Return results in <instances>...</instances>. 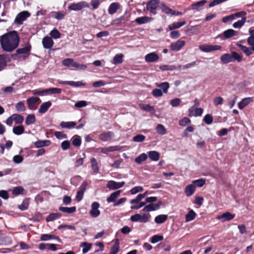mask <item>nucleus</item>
<instances>
[{
	"label": "nucleus",
	"mask_w": 254,
	"mask_h": 254,
	"mask_svg": "<svg viewBox=\"0 0 254 254\" xmlns=\"http://www.w3.org/2000/svg\"><path fill=\"white\" fill-rule=\"evenodd\" d=\"M195 186L190 184L187 186L185 189V192L187 196H190L191 195L195 190Z\"/></svg>",
	"instance_id": "21"
},
{
	"label": "nucleus",
	"mask_w": 254,
	"mask_h": 254,
	"mask_svg": "<svg viewBox=\"0 0 254 254\" xmlns=\"http://www.w3.org/2000/svg\"><path fill=\"white\" fill-rule=\"evenodd\" d=\"M52 14H53V16L57 20L63 19L65 15V12L61 11L53 12Z\"/></svg>",
	"instance_id": "50"
},
{
	"label": "nucleus",
	"mask_w": 254,
	"mask_h": 254,
	"mask_svg": "<svg viewBox=\"0 0 254 254\" xmlns=\"http://www.w3.org/2000/svg\"><path fill=\"white\" fill-rule=\"evenodd\" d=\"M220 60L221 62L224 64H226L229 63L233 62V58L232 57L231 54H225L223 55L221 57Z\"/></svg>",
	"instance_id": "19"
},
{
	"label": "nucleus",
	"mask_w": 254,
	"mask_h": 254,
	"mask_svg": "<svg viewBox=\"0 0 254 254\" xmlns=\"http://www.w3.org/2000/svg\"><path fill=\"white\" fill-rule=\"evenodd\" d=\"M147 159V155L144 153H143L137 157L135 159L134 161L136 163L140 164L143 162L145 161Z\"/></svg>",
	"instance_id": "35"
},
{
	"label": "nucleus",
	"mask_w": 254,
	"mask_h": 254,
	"mask_svg": "<svg viewBox=\"0 0 254 254\" xmlns=\"http://www.w3.org/2000/svg\"><path fill=\"white\" fill-rule=\"evenodd\" d=\"M252 101L253 98L252 97H247L244 98L238 103V107L240 109H243Z\"/></svg>",
	"instance_id": "17"
},
{
	"label": "nucleus",
	"mask_w": 254,
	"mask_h": 254,
	"mask_svg": "<svg viewBox=\"0 0 254 254\" xmlns=\"http://www.w3.org/2000/svg\"><path fill=\"white\" fill-rule=\"evenodd\" d=\"M232 57L233 58V62L235 61H237L238 62H240L242 61V57L239 54L235 52H233L232 53Z\"/></svg>",
	"instance_id": "54"
},
{
	"label": "nucleus",
	"mask_w": 254,
	"mask_h": 254,
	"mask_svg": "<svg viewBox=\"0 0 254 254\" xmlns=\"http://www.w3.org/2000/svg\"><path fill=\"white\" fill-rule=\"evenodd\" d=\"M29 206L28 200H24L22 203L18 206V208L21 210H26Z\"/></svg>",
	"instance_id": "64"
},
{
	"label": "nucleus",
	"mask_w": 254,
	"mask_h": 254,
	"mask_svg": "<svg viewBox=\"0 0 254 254\" xmlns=\"http://www.w3.org/2000/svg\"><path fill=\"white\" fill-rule=\"evenodd\" d=\"M160 68L162 70H173L177 69L175 65H163L160 66Z\"/></svg>",
	"instance_id": "59"
},
{
	"label": "nucleus",
	"mask_w": 254,
	"mask_h": 254,
	"mask_svg": "<svg viewBox=\"0 0 254 254\" xmlns=\"http://www.w3.org/2000/svg\"><path fill=\"white\" fill-rule=\"evenodd\" d=\"M19 37L15 31H10L0 37V43L2 49L6 52H11L16 49L19 43Z\"/></svg>",
	"instance_id": "1"
},
{
	"label": "nucleus",
	"mask_w": 254,
	"mask_h": 254,
	"mask_svg": "<svg viewBox=\"0 0 254 254\" xmlns=\"http://www.w3.org/2000/svg\"><path fill=\"white\" fill-rule=\"evenodd\" d=\"M11 116L13 118V122H14L15 124H21L23 123L24 121V118L22 116L17 114H14Z\"/></svg>",
	"instance_id": "31"
},
{
	"label": "nucleus",
	"mask_w": 254,
	"mask_h": 254,
	"mask_svg": "<svg viewBox=\"0 0 254 254\" xmlns=\"http://www.w3.org/2000/svg\"><path fill=\"white\" fill-rule=\"evenodd\" d=\"M130 219L132 222H139L142 223L141 214L137 213L132 215Z\"/></svg>",
	"instance_id": "58"
},
{
	"label": "nucleus",
	"mask_w": 254,
	"mask_h": 254,
	"mask_svg": "<svg viewBox=\"0 0 254 254\" xmlns=\"http://www.w3.org/2000/svg\"><path fill=\"white\" fill-rule=\"evenodd\" d=\"M61 214L59 213H53L49 215L46 218L47 221H53L57 218H60Z\"/></svg>",
	"instance_id": "55"
},
{
	"label": "nucleus",
	"mask_w": 254,
	"mask_h": 254,
	"mask_svg": "<svg viewBox=\"0 0 254 254\" xmlns=\"http://www.w3.org/2000/svg\"><path fill=\"white\" fill-rule=\"evenodd\" d=\"M50 35L52 38L55 39H59L61 35L60 32L56 29H54L52 30L50 33Z\"/></svg>",
	"instance_id": "53"
},
{
	"label": "nucleus",
	"mask_w": 254,
	"mask_h": 254,
	"mask_svg": "<svg viewBox=\"0 0 254 254\" xmlns=\"http://www.w3.org/2000/svg\"><path fill=\"white\" fill-rule=\"evenodd\" d=\"M100 204L97 202H94L91 204V209L89 212L90 215L96 218L100 215V211L99 210Z\"/></svg>",
	"instance_id": "6"
},
{
	"label": "nucleus",
	"mask_w": 254,
	"mask_h": 254,
	"mask_svg": "<svg viewBox=\"0 0 254 254\" xmlns=\"http://www.w3.org/2000/svg\"><path fill=\"white\" fill-rule=\"evenodd\" d=\"M151 216L148 213H143L141 214L142 223H146L150 221Z\"/></svg>",
	"instance_id": "62"
},
{
	"label": "nucleus",
	"mask_w": 254,
	"mask_h": 254,
	"mask_svg": "<svg viewBox=\"0 0 254 254\" xmlns=\"http://www.w3.org/2000/svg\"><path fill=\"white\" fill-rule=\"evenodd\" d=\"M168 218V216L165 214H160L157 216L154 219L157 224H162L165 222Z\"/></svg>",
	"instance_id": "30"
},
{
	"label": "nucleus",
	"mask_w": 254,
	"mask_h": 254,
	"mask_svg": "<svg viewBox=\"0 0 254 254\" xmlns=\"http://www.w3.org/2000/svg\"><path fill=\"white\" fill-rule=\"evenodd\" d=\"M31 47L30 46H27L22 48L18 49L16 51V53L18 54H24L26 55V57L29 55Z\"/></svg>",
	"instance_id": "33"
},
{
	"label": "nucleus",
	"mask_w": 254,
	"mask_h": 254,
	"mask_svg": "<svg viewBox=\"0 0 254 254\" xmlns=\"http://www.w3.org/2000/svg\"><path fill=\"white\" fill-rule=\"evenodd\" d=\"M86 85L85 83L81 81H69L68 85L78 87L81 86H85Z\"/></svg>",
	"instance_id": "52"
},
{
	"label": "nucleus",
	"mask_w": 254,
	"mask_h": 254,
	"mask_svg": "<svg viewBox=\"0 0 254 254\" xmlns=\"http://www.w3.org/2000/svg\"><path fill=\"white\" fill-rule=\"evenodd\" d=\"M0 241L2 243H0V245H7L11 244L12 243V240L11 238L9 237H4L1 235Z\"/></svg>",
	"instance_id": "44"
},
{
	"label": "nucleus",
	"mask_w": 254,
	"mask_h": 254,
	"mask_svg": "<svg viewBox=\"0 0 254 254\" xmlns=\"http://www.w3.org/2000/svg\"><path fill=\"white\" fill-rule=\"evenodd\" d=\"M12 131L16 135H21L24 133V127L23 126H16L13 128Z\"/></svg>",
	"instance_id": "38"
},
{
	"label": "nucleus",
	"mask_w": 254,
	"mask_h": 254,
	"mask_svg": "<svg viewBox=\"0 0 254 254\" xmlns=\"http://www.w3.org/2000/svg\"><path fill=\"white\" fill-rule=\"evenodd\" d=\"M15 108L19 112H24L26 110V107L24 101H20L15 104Z\"/></svg>",
	"instance_id": "41"
},
{
	"label": "nucleus",
	"mask_w": 254,
	"mask_h": 254,
	"mask_svg": "<svg viewBox=\"0 0 254 254\" xmlns=\"http://www.w3.org/2000/svg\"><path fill=\"white\" fill-rule=\"evenodd\" d=\"M145 139L144 135L142 134H137L133 137V141L136 142H140L143 141Z\"/></svg>",
	"instance_id": "56"
},
{
	"label": "nucleus",
	"mask_w": 254,
	"mask_h": 254,
	"mask_svg": "<svg viewBox=\"0 0 254 254\" xmlns=\"http://www.w3.org/2000/svg\"><path fill=\"white\" fill-rule=\"evenodd\" d=\"M54 41L51 37L46 36L43 39L42 44L45 49H51L53 45Z\"/></svg>",
	"instance_id": "11"
},
{
	"label": "nucleus",
	"mask_w": 254,
	"mask_h": 254,
	"mask_svg": "<svg viewBox=\"0 0 254 254\" xmlns=\"http://www.w3.org/2000/svg\"><path fill=\"white\" fill-rule=\"evenodd\" d=\"M161 204L162 203L161 201H159L157 203H150L148 205H145L143 208L142 211L144 212H150L157 210L160 208Z\"/></svg>",
	"instance_id": "7"
},
{
	"label": "nucleus",
	"mask_w": 254,
	"mask_h": 254,
	"mask_svg": "<svg viewBox=\"0 0 254 254\" xmlns=\"http://www.w3.org/2000/svg\"><path fill=\"white\" fill-rule=\"evenodd\" d=\"M156 86L157 87L161 88L163 90V92L166 93L168 92V90L170 87L169 84L168 82H164L162 83H156Z\"/></svg>",
	"instance_id": "24"
},
{
	"label": "nucleus",
	"mask_w": 254,
	"mask_h": 254,
	"mask_svg": "<svg viewBox=\"0 0 254 254\" xmlns=\"http://www.w3.org/2000/svg\"><path fill=\"white\" fill-rule=\"evenodd\" d=\"M121 192V190H117L112 193L107 199L108 202H114L115 200L120 196Z\"/></svg>",
	"instance_id": "23"
},
{
	"label": "nucleus",
	"mask_w": 254,
	"mask_h": 254,
	"mask_svg": "<svg viewBox=\"0 0 254 254\" xmlns=\"http://www.w3.org/2000/svg\"><path fill=\"white\" fill-rule=\"evenodd\" d=\"M30 15V14L28 11H23L17 14L15 19L14 22L17 24H22L23 22Z\"/></svg>",
	"instance_id": "5"
},
{
	"label": "nucleus",
	"mask_w": 254,
	"mask_h": 254,
	"mask_svg": "<svg viewBox=\"0 0 254 254\" xmlns=\"http://www.w3.org/2000/svg\"><path fill=\"white\" fill-rule=\"evenodd\" d=\"M161 10L162 11L167 15H172V13L173 12V10L166 6L164 3L161 4Z\"/></svg>",
	"instance_id": "47"
},
{
	"label": "nucleus",
	"mask_w": 254,
	"mask_h": 254,
	"mask_svg": "<svg viewBox=\"0 0 254 254\" xmlns=\"http://www.w3.org/2000/svg\"><path fill=\"white\" fill-rule=\"evenodd\" d=\"M123 55L122 54H117L113 59V64H117L122 63Z\"/></svg>",
	"instance_id": "43"
},
{
	"label": "nucleus",
	"mask_w": 254,
	"mask_h": 254,
	"mask_svg": "<svg viewBox=\"0 0 254 254\" xmlns=\"http://www.w3.org/2000/svg\"><path fill=\"white\" fill-rule=\"evenodd\" d=\"M72 143L75 146H79L81 143L80 137L78 135H74L72 138Z\"/></svg>",
	"instance_id": "46"
},
{
	"label": "nucleus",
	"mask_w": 254,
	"mask_h": 254,
	"mask_svg": "<svg viewBox=\"0 0 254 254\" xmlns=\"http://www.w3.org/2000/svg\"><path fill=\"white\" fill-rule=\"evenodd\" d=\"M139 106L142 110L149 112L151 114H153L155 112L154 108L148 104H140Z\"/></svg>",
	"instance_id": "29"
},
{
	"label": "nucleus",
	"mask_w": 254,
	"mask_h": 254,
	"mask_svg": "<svg viewBox=\"0 0 254 254\" xmlns=\"http://www.w3.org/2000/svg\"><path fill=\"white\" fill-rule=\"evenodd\" d=\"M55 135L59 139H65L67 138V135L62 131H56L55 132Z\"/></svg>",
	"instance_id": "63"
},
{
	"label": "nucleus",
	"mask_w": 254,
	"mask_h": 254,
	"mask_svg": "<svg viewBox=\"0 0 254 254\" xmlns=\"http://www.w3.org/2000/svg\"><path fill=\"white\" fill-rule=\"evenodd\" d=\"M35 121V115L34 114H29L26 117L25 123L27 125H30L33 124Z\"/></svg>",
	"instance_id": "42"
},
{
	"label": "nucleus",
	"mask_w": 254,
	"mask_h": 254,
	"mask_svg": "<svg viewBox=\"0 0 254 254\" xmlns=\"http://www.w3.org/2000/svg\"><path fill=\"white\" fill-rule=\"evenodd\" d=\"M196 64V62H193L184 65H179L177 66L178 69H186L194 66Z\"/></svg>",
	"instance_id": "49"
},
{
	"label": "nucleus",
	"mask_w": 254,
	"mask_h": 254,
	"mask_svg": "<svg viewBox=\"0 0 254 254\" xmlns=\"http://www.w3.org/2000/svg\"><path fill=\"white\" fill-rule=\"evenodd\" d=\"M120 4L119 3L115 2L112 3L108 8V12L110 14L113 15L115 13L117 10L120 8Z\"/></svg>",
	"instance_id": "13"
},
{
	"label": "nucleus",
	"mask_w": 254,
	"mask_h": 254,
	"mask_svg": "<svg viewBox=\"0 0 254 254\" xmlns=\"http://www.w3.org/2000/svg\"><path fill=\"white\" fill-rule=\"evenodd\" d=\"M207 2L205 0H202L197 2L193 3L191 4V7L193 9H195L197 11H199L202 9L203 5Z\"/></svg>",
	"instance_id": "18"
},
{
	"label": "nucleus",
	"mask_w": 254,
	"mask_h": 254,
	"mask_svg": "<svg viewBox=\"0 0 254 254\" xmlns=\"http://www.w3.org/2000/svg\"><path fill=\"white\" fill-rule=\"evenodd\" d=\"M124 185V182H116L114 181H109L107 184V187L109 189L114 190L122 188Z\"/></svg>",
	"instance_id": "8"
},
{
	"label": "nucleus",
	"mask_w": 254,
	"mask_h": 254,
	"mask_svg": "<svg viewBox=\"0 0 254 254\" xmlns=\"http://www.w3.org/2000/svg\"><path fill=\"white\" fill-rule=\"evenodd\" d=\"M163 239V237L161 235H156L151 237L150 242L155 244L156 243Z\"/></svg>",
	"instance_id": "57"
},
{
	"label": "nucleus",
	"mask_w": 254,
	"mask_h": 254,
	"mask_svg": "<svg viewBox=\"0 0 254 254\" xmlns=\"http://www.w3.org/2000/svg\"><path fill=\"white\" fill-rule=\"evenodd\" d=\"M114 136V133L111 131H109L101 134L99 136V138L100 140L103 141H107L111 139Z\"/></svg>",
	"instance_id": "15"
},
{
	"label": "nucleus",
	"mask_w": 254,
	"mask_h": 254,
	"mask_svg": "<svg viewBox=\"0 0 254 254\" xmlns=\"http://www.w3.org/2000/svg\"><path fill=\"white\" fill-rule=\"evenodd\" d=\"M51 143L49 140H38L35 142V145L37 148H41L44 146H49Z\"/></svg>",
	"instance_id": "27"
},
{
	"label": "nucleus",
	"mask_w": 254,
	"mask_h": 254,
	"mask_svg": "<svg viewBox=\"0 0 254 254\" xmlns=\"http://www.w3.org/2000/svg\"><path fill=\"white\" fill-rule=\"evenodd\" d=\"M143 190V189L141 186H137L132 188L130 192L132 194H135L138 192H141Z\"/></svg>",
	"instance_id": "61"
},
{
	"label": "nucleus",
	"mask_w": 254,
	"mask_h": 254,
	"mask_svg": "<svg viewBox=\"0 0 254 254\" xmlns=\"http://www.w3.org/2000/svg\"><path fill=\"white\" fill-rule=\"evenodd\" d=\"M235 32L233 29H228L223 32V35L226 39H228L234 36Z\"/></svg>",
	"instance_id": "51"
},
{
	"label": "nucleus",
	"mask_w": 254,
	"mask_h": 254,
	"mask_svg": "<svg viewBox=\"0 0 254 254\" xmlns=\"http://www.w3.org/2000/svg\"><path fill=\"white\" fill-rule=\"evenodd\" d=\"M156 131L157 133L161 135H164L167 132L166 128L162 124H159L157 125L156 127Z\"/></svg>",
	"instance_id": "48"
},
{
	"label": "nucleus",
	"mask_w": 254,
	"mask_h": 254,
	"mask_svg": "<svg viewBox=\"0 0 254 254\" xmlns=\"http://www.w3.org/2000/svg\"><path fill=\"white\" fill-rule=\"evenodd\" d=\"M246 21V18L245 17H243L241 20H238V21L235 22L233 26L235 28H240L242 27L245 24Z\"/></svg>",
	"instance_id": "45"
},
{
	"label": "nucleus",
	"mask_w": 254,
	"mask_h": 254,
	"mask_svg": "<svg viewBox=\"0 0 254 254\" xmlns=\"http://www.w3.org/2000/svg\"><path fill=\"white\" fill-rule=\"evenodd\" d=\"M38 101H40V98L38 97H31L28 98L27 102L29 109L30 110L34 109L36 102Z\"/></svg>",
	"instance_id": "14"
},
{
	"label": "nucleus",
	"mask_w": 254,
	"mask_h": 254,
	"mask_svg": "<svg viewBox=\"0 0 254 254\" xmlns=\"http://www.w3.org/2000/svg\"><path fill=\"white\" fill-rule=\"evenodd\" d=\"M196 215V213L193 210H190L186 215V222H188L193 220L195 218Z\"/></svg>",
	"instance_id": "36"
},
{
	"label": "nucleus",
	"mask_w": 254,
	"mask_h": 254,
	"mask_svg": "<svg viewBox=\"0 0 254 254\" xmlns=\"http://www.w3.org/2000/svg\"><path fill=\"white\" fill-rule=\"evenodd\" d=\"M80 247L83 248L82 253L83 254H86L88 252L92 247V244L88 243L87 242H84L81 244Z\"/></svg>",
	"instance_id": "39"
},
{
	"label": "nucleus",
	"mask_w": 254,
	"mask_h": 254,
	"mask_svg": "<svg viewBox=\"0 0 254 254\" xmlns=\"http://www.w3.org/2000/svg\"><path fill=\"white\" fill-rule=\"evenodd\" d=\"M159 59V56L154 52L147 54L145 57V61L147 63H153L157 62Z\"/></svg>",
	"instance_id": "12"
},
{
	"label": "nucleus",
	"mask_w": 254,
	"mask_h": 254,
	"mask_svg": "<svg viewBox=\"0 0 254 254\" xmlns=\"http://www.w3.org/2000/svg\"><path fill=\"white\" fill-rule=\"evenodd\" d=\"M59 210L64 213H72L76 211V207H66L61 206L59 207Z\"/></svg>",
	"instance_id": "40"
},
{
	"label": "nucleus",
	"mask_w": 254,
	"mask_h": 254,
	"mask_svg": "<svg viewBox=\"0 0 254 254\" xmlns=\"http://www.w3.org/2000/svg\"><path fill=\"white\" fill-rule=\"evenodd\" d=\"M90 161L91 163V168L94 171V173L96 174L99 171V167L96 159L92 157L90 159Z\"/></svg>",
	"instance_id": "34"
},
{
	"label": "nucleus",
	"mask_w": 254,
	"mask_h": 254,
	"mask_svg": "<svg viewBox=\"0 0 254 254\" xmlns=\"http://www.w3.org/2000/svg\"><path fill=\"white\" fill-rule=\"evenodd\" d=\"M52 103L50 101H47L43 103L40 106L38 112L41 114H44L46 113L48 109L51 106Z\"/></svg>",
	"instance_id": "16"
},
{
	"label": "nucleus",
	"mask_w": 254,
	"mask_h": 254,
	"mask_svg": "<svg viewBox=\"0 0 254 254\" xmlns=\"http://www.w3.org/2000/svg\"><path fill=\"white\" fill-rule=\"evenodd\" d=\"M89 4L85 1H81L77 3H72L68 6L69 10L73 11H79L84 8H88Z\"/></svg>",
	"instance_id": "2"
},
{
	"label": "nucleus",
	"mask_w": 254,
	"mask_h": 254,
	"mask_svg": "<svg viewBox=\"0 0 254 254\" xmlns=\"http://www.w3.org/2000/svg\"><path fill=\"white\" fill-rule=\"evenodd\" d=\"M186 24V22L185 21L174 22L168 26V29L169 30L171 31L176 29H178L181 27L185 25Z\"/></svg>",
	"instance_id": "20"
},
{
	"label": "nucleus",
	"mask_w": 254,
	"mask_h": 254,
	"mask_svg": "<svg viewBox=\"0 0 254 254\" xmlns=\"http://www.w3.org/2000/svg\"><path fill=\"white\" fill-rule=\"evenodd\" d=\"M148 154L149 158L151 160L154 161H157L159 160L160 158V154L159 152L156 151H150L148 152Z\"/></svg>",
	"instance_id": "25"
},
{
	"label": "nucleus",
	"mask_w": 254,
	"mask_h": 254,
	"mask_svg": "<svg viewBox=\"0 0 254 254\" xmlns=\"http://www.w3.org/2000/svg\"><path fill=\"white\" fill-rule=\"evenodd\" d=\"M76 124L74 122H62L60 126L64 128H71L74 127Z\"/></svg>",
	"instance_id": "26"
},
{
	"label": "nucleus",
	"mask_w": 254,
	"mask_h": 254,
	"mask_svg": "<svg viewBox=\"0 0 254 254\" xmlns=\"http://www.w3.org/2000/svg\"><path fill=\"white\" fill-rule=\"evenodd\" d=\"M45 94H60L62 92V89L58 88H50L44 89Z\"/></svg>",
	"instance_id": "32"
},
{
	"label": "nucleus",
	"mask_w": 254,
	"mask_h": 254,
	"mask_svg": "<svg viewBox=\"0 0 254 254\" xmlns=\"http://www.w3.org/2000/svg\"><path fill=\"white\" fill-rule=\"evenodd\" d=\"M24 190L22 187H17L12 190V193L15 195L22 194Z\"/></svg>",
	"instance_id": "60"
},
{
	"label": "nucleus",
	"mask_w": 254,
	"mask_h": 254,
	"mask_svg": "<svg viewBox=\"0 0 254 254\" xmlns=\"http://www.w3.org/2000/svg\"><path fill=\"white\" fill-rule=\"evenodd\" d=\"M221 49V47L219 45H213L209 44H203L199 46V49L206 53L214 51L219 50Z\"/></svg>",
	"instance_id": "3"
},
{
	"label": "nucleus",
	"mask_w": 254,
	"mask_h": 254,
	"mask_svg": "<svg viewBox=\"0 0 254 254\" xmlns=\"http://www.w3.org/2000/svg\"><path fill=\"white\" fill-rule=\"evenodd\" d=\"M238 47L247 55L250 56L253 53V48L252 49L243 46L241 44H238Z\"/></svg>",
	"instance_id": "28"
},
{
	"label": "nucleus",
	"mask_w": 254,
	"mask_h": 254,
	"mask_svg": "<svg viewBox=\"0 0 254 254\" xmlns=\"http://www.w3.org/2000/svg\"><path fill=\"white\" fill-rule=\"evenodd\" d=\"M185 43L186 42L185 41L179 40L177 42L172 43L170 45V49L172 51H178L185 46Z\"/></svg>",
	"instance_id": "9"
},
{
	"label": "nucleus",
	"mask_w": 254,
	"mask_h": 254,
	"mask_svg": "<svg viewBox=\"0 0 254 254\" xmlns=\"http://www.w3.org/2000/svg\"><path fill=\"white\" fill-rule=\"evenodd\" d=\"M159 3V0H150L147 3L146 9L152 14H155Z\"/></svg>",
	"instance_id": "4"
},
{
	"label": "nucleus",
	"mask_w": 254,
	"mask_h": 254,
	"mask_svg": "<svg viewBox=\"0 0 254 254\" xmlns=\"http://www.w3.org/2000/svg\"><path fill=\"white\" fill-rule=\"evenodd\" d=\"M75 61L70 58H67L64 60L62 62L63 64L67 67H73Z\"/></svg>",
	"instance_id": "37"
},
{
	"label": "nucleus",
	"mask_w": 254,
	"mask_h": 254,
	"mask_svg": "<svg viewBox=\"0 0 254 254\" xmlns=\"http://www.w3.org/2000/svg\"><path fill=\"white\" fill-rule=\"evenodd\" d=\"M235 217V215L231 214L230 212H227L221 215L217 216L216 218L218 220H221L222 222H224L226 221H229L233 219Z\"/></svg>",
	"instance_id": "10"
},
{
	"label": "nucleus",
	"mask_w": 254,
	"mask_h": 254,
	"mask_svg": "<svg viewBox=\"0 0 254 254\" xmlns=\"http://www.w3.org/2000/svg\"><path fill=\"white\" fill-rule=\"evenodd\" d=\"M153 18L147 17V16H142L136 18L135 21L138 24H143L148 23L152 21Z\"/></svg>",
	"instance_id": "22"
}]
</instances>
